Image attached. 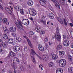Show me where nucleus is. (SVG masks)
Masks as SVG:
<instances>
[{"mask_svg":"<svg viewBox=\"0 0 73 73\" xmlns=\"http://www.w3.org/2000/svg\"><path fill=\"white\" fill-rule=\"evenodd\" d=\"M20 7L19 6H17L15 7L16 10V11H19V10L20 9Z\"/></svg>","mask_w":73,"mask_h":73,"instance_id":"cd10ccee","label":"nucleus"},{"mask_svg":"<svg viewBox=\"0 0 73 73\" xmlns=\"http://www.w3.org/2000/svg\"><path fill=\"white\" fill-rule=\"evenodd\" d=\"M40 33L41 34H42V35H44L45 34V31H41Z\"/></svg>","mask_w":73,"mask_h":73,"instance_id":"6e6d98bb","label":"nucleus"},{"mask_svg":"<svg viewBox=\"0 0 73 73\" xmlns=\"http://www.w3.org/2000/svg\"><path fill=\"white\" fill-rule=\"evenodd\" d=\"M29 12L30 15L32 16H35L36 15V11L33 8H31Z\"/></svg>","mask_w":73,"mask_h":73,"instance_id":"f03ea898","label":"nucleus"},{"mask_svg":"<svg viewBox=\"0 0 73 73\" xmlns=\"http://www.w3.org/2000/svg\"><path fill=\"white\" fill-rule=\"evenodd\" d=\"M20 12L22 14V15H24V11L23 10V9H20Z\"/></svg>","mask_w":73,"mask_h":73,"instance_id":"c85d7f7f","label":"nucleus"},{"mask_svg":"<svg viewBox=\"0 0 73 73\" xmlns=\"http://www.w3.org/2000/svg\"><path fill=\"white\" fill-rule=\"evenodd\" d=\"M53 65H54V64L53 62H51L48 63V66L50 68H51V67H53Z\"/></svg>","mask_w":73,"mask_h":73,"instance_id":"b1692460","label":"nucleus"},{"mask_svg":"<svg viewBox=\"0 0 73 73\" xmlns=\"http://www.w3.org/2000/svg\"><path fill=\"white\" fill-rule=\"evenodd\" d=\"M9 4L12 5V4H13V3L12 2H11V1H10L9 2Z\"/></svg>","mask_w":73,"mask_h":73,"instance_id":"e2e57ef3","label":"nucleus"},{"mask_svg":"<svg viewBox=\"0 0 73 73\" xmlns=\"http://www.w3.org/2000/svg\"><path fill=\"white\" fill-rule=\"evenodd\" d=\"M56 73H63V70L62 69H57L56 70Z\"/></svg>","mask_w":73,"mask_h":73,"instance_id":"4468645a","label":"nucleus"},{"mask_svg":"<svg viewBox=\"0 0 73 73\" xmlns=\"http://www.w3.org/2000/svg\"><path fill=\"white\" fill-rule=\"evenodd\" d=\"M11 56H11V55H8L7 57L9 59V58H10V57H11Z\"/></svg>","mask_w":73,"mask_h":73,"instance_id":"bf43d9fd","label":"nucleus"},{"mask_svg":"<svg viewBox=\"0 0 73 73\" xmlns=\"http://www.w3.org/2000/svg\"><path fill=\"white\" fill-rule=\"evenodd\" d=\"M73 67H70L68 68V71L69 73H72L73 72Z\"/></svg>","mask_w":73,"mask_h":73,"instance_id":"6ab92c4d","label":"nucleus"},{"mask_svg":"<svg viewBox=\"0 0 73 73\" xmlns=\"http://www.w3.org/2000/svg\"><path fill=\"white\" fill-rule=\"evenodd\" d=\"M56 19L58 20V21L59 22L60 20L61 19L59 17H56Z\"/></svg>","mask_w":73,"mask_h":73,"instance_id":"3c124183","label":"nucleus"},{"mask_svg":"<svg viewBox=\"0 0 73 73\" xmlns=\"http://www.w3.org/2000/svg\"><path fill=\"white\" fill-rule=\"evenodd\" d=\"M59 30H60L59 29H58V28L56 29V34H57V35L60 34V33H59Z\"/></svg>","mask_w":73,"mask_h":73,"instance_id":"2f4dec72","label":"nucleus"},{"mask_svg":"<svg viewBox=\"0 0 73 73\" xmlns=\"http://www.w3.org/2000/svg\"><path fill=\"white\" fill-rule=\"evenodd\" d=\"M48 44H46L44 47L46 49H47L48 48Z\"/></svg>","mask_w":73,"mask_h":73,"instance_id":"864d4df0","label":"nucleus"},{"mask_svg":"<svg viewBox=\"0 0 73 73\" xmlns=\"http://www.w3.org/2000/svg\"><path fill=\"white\" fill-rule=\"evenodd\" d=\"M24 51H27L28 50V49H27V47L25 46L24 48Z\"/></svg>","mask_w":73,"mask_h":73,"instance_id":"a18cd8bd","label":"nucleus"},{"mask_svg":"<svg viewBox=\"0 0 73 73\" xmlns=\"http://www.w3.org/2000/svg\"><path fill=\"white\" fill-rule=\"evenodd\" d=\"M29 34L31 35H33L34 34L33 32L32 31H31L30 32Z\"/></svg>","mask_w":73,"mask_h":73,"instance_id":"5fc2aeb1","label":"nucleus"},{"mask_svg":"<svg viewBox=\"0 0 73 73\" xmlns=\"http://www.w3.org/2000/svg\"><path fill=\"white\" fill-rule=\"evenodd\" d=\"M63 20H64V23L65 25H67V23H66V20L64 18L63 19Z\"/></svg>","mask_w":73,"mask_h":73,"instance_id":"a19ab883","label":"nucleus"},{"mask_svg":"<svg viewBox=\"0 0 73 73\" xmlns=\"http://www.w3.org/2000/svg\"><path fill=\"white\" fill-rule=\"evenodd\" d=\"M48 7H51V6L49 4V3L48 4Z\"/></svg>","mask_w":73,"mask_h":73,"instance_id":"338daca9","label":"nucleus"},{"mask_svg":"<svg viewBox=\"0 0 73 73\" xmlns=\"http://www.w3.org/2000/svg\"><path fill=\"white\" fill-rule=\"evenodd\" d=\"M59 54L60 55H64L65 52L64 51H60L59 52Z\"/></svg>","mask_w":73,"mask_h":73,"instance_id":"5701e85b","label":"nucleus"},{"mask_svg":"<svg viewBox=\"0 0 73 73\" xmlns=\"http://www.w3.org/2000/svg\"><path fill=\"white\" fill-rule=\"evenodd\" d=\"M35 31L37 32H39L40 31V27H36L35 28Z\"/></svg>","mask_w":73,"mask_h":73,"instance_id":"f8f14e48","label":"nucleus"},{"mask_svg":"<svg viewBox=\"0 0 73 73\" xmlns=\"http://www.w3.org/2000/svg\"><path fill=\"white\" fill-rule=\"evenodd\" d=\"M46 17V16H44V15H43L42 16V19H45V17Z\"/></svg>","mask_w":73,"mask_h":73,"instance_id":"0e129e2a","label":"nucleus"},{"mask_svg":"<svg viewBox=\"0 0 73 73\" xmlns=\"http://www.w3.org/2000/svg\"><path fill=\"white\" fill-rule=\"evenodd\" d=\"M10 31L11 32H13L16 31V29H15V27H10Z\"/></svg>","mask_w":73,"mask_h":73,"instance_id":"ddd939ff","label":"nucleus"},{"mask_svg":"<svg viewBox=\"0 0 73 73\" xmlns=\"http://www.w3.org/2000/svg\"><path fill=\"white\" fill-rule=\"evenodd\" d=\"M3 30L5 32V33H6V34H8V33H9V30L8 29H7V27H3Z\"/></svg>","mask_w":73,"mask_h":73,"instance_id":"9d476101","label":"nucleus"},{"mask_svg":"<svg viewBox=\"0 0 73 73\" xmlns=\"http://www.w3.org/2000/svg\"><path fill=\"white\" fill-rule=\"evenodd\" d=\"M3 21V20L2 19V18L0 17V23H1Z\"/></svg>","mask_w":73,"mask_h":73,"instance_id":"13d9d810","label":"nucleus"},{"mask_svg":"<svg viewBox=\"0 0 73 73\" xmlns=\"http://www.w3.org/2000/svg\"><path fill=\"white\" fill-rule=\"evenodd\" d=\"M31 51L32 53H33V54H34L35 55H36V54H36V52H35V50H33V49H32Z\"/></svg>","mask_w":73,"mask_h":73,"instance_id":"79ce46f5","label":"nucleus"},{"mask_svg":"<svg viewBox=\"0 0 73 73\" xmlns=\"http://www.w3.org/2000/svg\"><path fill=\"white\" fill-rule=\"evenodd\" d=\"M13 61V63L15 64H19V63L20 62L19 59L17 58H14Z\"/></svg>","mask_w":73,"mask_h":73,"instance_id":"39448f33","label":"nucleus"},{"mask_svg":"<svg viewBox=\"0 0 73 73\" xmlns=\"http://www.w3.org/2000/svg\"><path fill=\"white\" fill-rule=\"evenodd\" d=\"M27 41L28 44H29L30 47H31V48H32V44L31 41H30V40H29V39H27Z\"/></svg>","mask_w":73,"mask_h":73,"instance_id":"f3484780","label":"nucleus"},{"mask_svg":"<svg viewBox=\"0 0 73 73\" xmlns=\"http://www.w3.org/2000/svg\"><path fill=\"white\" fill-rule=\"evenodd\" d=\"M17 21L18 22H15V23L16 24L17 27L18 28H19L21 30L23 31L24 29H23V25H22V24H21V20L19 19H18L17 20Z\"/></svg>","mask_w":73,"mask_h":73,"instance_id":"f257e3e1","label":"nucleus"},{"mask_svg":"<svg viewBox=\"0 0 73 73\" xmlns=\"http://www.w3.org/2000/svg\"><path fill=\"white\" fill-rule=\"evenodd\" d=\"M23 38H26L27 40V39H28V38H27V36H23Z\"/></svg>","mask_w":73,"mask_h":73,"instance_id":"680f3d73","label":"nucleus"},{"mask_svg":"<svg viewBox=\"0 0 73 73\" xmlns=\"http://www.w3.org/2000/svg\"><path fill=\"white\" fill-rule=\"evenodd\" d=\"M62 45L60 44L57 46L56 49L57 50H59L61 49H62Z\"/></svg>","mask_w":73,"mask_h":73,"instance_id":"a211bd4d","label":"nucleus"},{"mask_svg":"<svg viewBox=\"0 0 73 73\" xmlns=\"http://www.w3.org/2000/svg\"><path fill=\"white\" fill-rule=\"evenodd\" d=\"M6 23V25H9V22L7 21Z\"/></svg>","mask_w":73,"mask_h":73,"instance_id":"052dcab7","label":"nucleus"},{"mask_svg":"<svg viewBox=\"0 0 73 73\" xmlns=\"http://www.w3.org/2000/svg\"><path fill=\"white\" fill-rule=\"evenodd\" d=\"M20 69L21 70V71H23V70H24V69H25V68L24 66H21L20 67Z\"/></svg>","mask_w":73,"mask_h":73,"instance_id":"7c9ffc66","label":"nucleus"},{"mask_svg":"<svg viewBox=\"0 0 73 73\" xmlns=\"http://www.w3.org/2000/svg\"><path fill=\"white\" fill-rule=\"evenodd\" d=\"M5 10H6V11L7 12H8V13H9L10 15H12V12L11 9H10L9 8L7 7H5Z\"/></svg>","mask_w":73,"mask_h":73,"instance_id":"6e6552de","label":"nucleus"},{"mask_svg":"<svg viewBox=\"0 0 73 73\" xmlns=\"http://www.w3.org/2000/svg\"><path fill=\"white\" fill-rule=\"evenodd\" d=\"M1 45L4 48H5V47H7V44H5V43L4 42H2L1 43Z\"/></svg>","mask_w":73,"mask_h":73,"instance_id":"4be33fe9","label":"nucleus"},{"mask_svg":"<svg viewBox=\"0 0 73 73\" xmlns=\"http://www.w3.org/2000/svg\"><path fill=\"white\" fill-rule=\"evenodd\" d=\"M41 21L42 23H44V24L45 25H46V21L43 20H41Z\"/></svg>","mask_w":73,"mask_h":73,"instance_id":"58836bf2","label":"nucleus"},{"mask_svg":"<svg viewBox=\"0 0 73 73\" xmlns=\"http://www.w3.org/2000/svg\"><path fill=\"white\" fill-rule=\"evenodd\" d=\"M71 48H73V43H72L71 44Z\"/></svg>","mask_w":73,"mask_h":73,"instance_id":"69168bd1","label":"nucleus"},{"mask_svg":"<svg viewBox=\"0 0 73 73\" xmlns=\"http://www.w3.org/2000/svg\"><path fill=\"white\" fill-rule=\"evenodd\" d=\"M42 45L41 44H39L38 45V48H41V47H42Z\"/></svg>","mask_w":73,"mask_h":73,"instance_id":"8fccbe9b","label":"nucleus"},{"mask_svg":"<svg viewBox=\"0 0 73 73\" xmlns=\"http://www.w3.org/2000/svg\"><path fill=\"white\" fill-rule=\"evenodd\" d=\"M54 3V4H57V5H58V3L57 2V1L56 0H53L52 1Z\"/></svg>","mask_w":73,"mask_h":73,"instance_id":"72a5a7b5","label":"nucleus"},{"mask_svg":"<svg viewBox=\"0 0 73 73\" xmlns=\"http://www.w3.org/2000/svg\"><path fill=\"white\" fill-rule=\"evenodd\" d=\"M3 23H6V22L7 21V19L6 18H5L3 19Z\"/></svg>","mask_w":73,"mask_h":73,"instance_id":"e433bc0d","label":"nucleus"},{"mask_svg":"<svg viewBox=\"0 0 73 73\" xmlns=\"http://www.w3.org/2000/svg\"><path fill=\"white\" fill-rule=\"evenodd\" d=\"M48 36H46L44 39V40L45 42H46L48 41Z\"/></svg>","mask_w":73,"mask_h":73,"instance_id":"37998d69","label":"nucleus"},{"mask_svg":"<svg viewBox=\"0 0 73 73\" xmlns=\"http://www.w3.org/2000/svg\"><path fill=\"white\" fill-rule=\"evenodd\" d=\"M0 8L1 9H2V10H3V9H4V8L1 5V3H0Z\"/></svg>","mask_w":73,"mask_h":73,"instance_id":"49530a36","label":"nucleus"},{"mask_svg":"<svg viewBox=\"0 0 73 73\" xmlns=\"http://www.w3.org/2000/svg\"><path fill=\"white\" fill-rule=\"evenodd\" d=\"M59 65L60 66L63 67L66 64V62L65 61V60L61 59L59 61Z\"/></svg>","mask_w":73,"mask_h":73,"instance_id":"7ed1b4c3","label":"nucleus"},{"mask_svg":"<svg viewBox=\"0 0 73 73\" xmlns=\"http://www.w3.org/2000/svg\"><path fill=\"white\" fill-rule=\"evenodd\" d=\"M40 50L42 52H43L44 50V48L43 46L40 47L39 48Z\"/></svg>","mask_w":73,"mask_h":73,"instance_id":"473e14b6","label":"nucleus"},{"mask_svg":"<svg viewBox=\"0 0 73 73\" xmlns=\"http://www.w3.org/2000/svg\"><path fill=\"white\" fill-rule=\"evenodd\" d=\"M29 24V22H27L26 23H25L24 25H28Z\"/></svg>","mask_w":73,"mask_h":73,"instance_id":"de8ad7c7","label":"nucleus"},{"mask_svg":"<svg viewBox=\"0 0 73 73\" xmlns=\"http://www.w3.org/2000/svg\"><path fill=\"white\" fill-rule=\"evenodd\" d=\"M63 38L66 40H67L68 38V36L66 35H63Z\"/></svg>","mask_w":73,"mask_h":73,"instance_id":"c9c22d12","label":"nucleus"},{"mask_svg":"<svg viewBox=\"0 0 73 73\" xmlns=\"http://www.w3.org/2000/svg\"><path fill=\"white\" fill-rule=\"evenodd\" d=\"M31 56L32 58V59L33 62V63L34 64H36V60H35V56L33 55H31Z\"/></svg>","mask_w":73,"mask_h":73,"instance_id":"dca6fc26","label":"nucleus"},{"mask_svg":"<svg viewBox=\"0 0 73 73\" xmlns=\"http://www.w3.org/2000/svg\"><path fill=\"white\" fill-rule=\"evenodd\" d=\"M16 53L12 52V51H10L9 53V55H15V54H16Z\"/></svg>","mask_w":73,"mask_h":73,"instance_id":"f704fd0d","label":"nucleus"},{"mask_svg":"<svg viewBox=\"0 0 73 73\" xmlns=\"http://www.w3.org/2000/svg\"><path fill=\"white\" fill-rule=\"evenodd\" d=\"M3 37L5 40L8 39V36L6 34H3Z\"/></svg>","mask_w":73,"mask_h":73,"instance_id":"a878e982","label":"nucleus"},{"mask_svg":"<svg viewBox=\"0 0 73 73\" xmlns=\"http://www.w3.org/2000/svg\"><path fill=\"white\" fill-rule=\"evenodd\" d=\"M11 35L13 36V37H16V34L15 33H12L11 34Z\"/></svg>","mask_w":73,"mask_h":73,"instance_id":"ea45409f","label":"nucleus"},{"mask_svg":"<svg viewBox=\"0 0 73 73\" xmlns=\"http://www.w3.org/2000/svg\"><path fill=\"white\" fill-rule=\"evenodd\" d=\"M52 38H56L57 40L58 41H61V35L60 34H56L54 37Z\"/></svg>","mask_w":73,"mask_h":73,"instance_id":"20e7f679","label":"nucleus"},{"mask_svg":"<svg viewBox=\"0 0 73 73\" xmlns=\"http://www.w3.org/2000/svg\"><path fill=\"white\" fill-rule=\"evenodd\" d=\"M59 22L61 24H63L64 23V22H63V21L62 20V19H60V21H59Z\"/></svg>","mask_w":73,"mask_h":73,"instance_id":"09e8293b","label":"nucleus"},{"mask_svg":"<svg viewBox=\"0 0 73 73\" xmlns=\"http://www.w3.org/2000/svg\"><path fill=\"white\" fill-rule=\"evenodd\" d=\"M13 67L15 69H17V65H15L13 66Z\"/></svg>","mask_w":73,"mask_h":73,"instance_id":"603ef678","label":"nucleus"},{"mask_svg":"<svg viewBox=\"0 0 73 73\" xmlns=\"http://www.w3.org/2000/svg\"><path fill=\"white\" fill-rule=\"evenodd\" d=\"M69 25H70V26L71 27H73V24H72V23H69Z\"/></svg>","mask_w":73,"mask_h":73,"instance_id":"4d7b16f0","label":"nucleus"},{"mask_svg":"<svg viewBox=\"0 0 73 73\" xmlns=\"http://www.w3.org/2000/svg\"><path fill=\"white\" fill-rule=\"evenodd\" d=\"M39 3L42 6H45L46 5V3L44 1L42 0H40L39 1Z\"/></svg>","mask_w":73,"mask_h":73,"instance_id":"9b49d317","label":"nucleus"},{"mask_svg":"<svg viewBox=\"0 0 73 73\" xmlns=\"http://www.w3.org/2000/svg\"><path fill=\"white\" fill-rule=\"evenodd\" d=\"M20 49L19 46H17L14 47L13 49L14 52H18L20 50Z\"/></svg>","mask_w":73,"mask_h":73,"instance_id":"0eeeda50","label":"nucleus"},{"mask_svg":"<svg viewBox=\"0 0 73 73\" xmlns=\"http://www.w3.org/2000/svg\"><path fill=\"white\" fill-rule=\"evenodd\" d=\"M43 61H46V58H46V56H45V55L43 56Z\"/></svg>","mask_w":73,"mask_h":73,"instance_id":"4c0bfd02","label":"nucleus"},{"mask_svg":"<svg viewBox=\"0 0 73 73\" xmlns=\"http://www.w3.org/2000/svg\"><path fill=\"white\" fill-rule=\"evenodd\" d=\"M54 15L53 13H50L49 14V17L50 19H54Z\"/></svg>","mask_w":73,"mask_h":73,"instance_id":"2eb2a0df","label":"nucleus"},{"mask_svg":"<svg viewBox=\"0 0 73 73\" xmlns=\"http://www.w3.org/2000/svg\"><path fill=\"white\" fill-rule=\"evenodd\" d=\"M58 57L57 55H52V58L53 60H55V59H57Z\"/></svg>","mask_w":73,"mask_h":73,"instance_id":"bb28decb","label":"nucleus"},{"mask_svg":"<svg viewBox=\"0 0 73 73\" xmlns=\"http://www.w3.org/2000/svg\"><path fill=\"white\" fill-rule=\"evenodd\" d=\"M21 40H22V39L20 37H18L16 38V41L17 42H20V41H21Z\"/></svg>","mask_w":73,"mask_h":73,"instance_id":"aec40b11","label":"nucleus"},{"mask_svg":"<svg viewBox=\"0 0 73 73\" xmlns=\"http://www.w3.org/2000/svg\"><path fill=\"white\" fill-rule=\"evenodd\" d=\"M27 67L28 68H29V69H30V68H31V67H30V65H28L27 66Z\"/></svg>","mask_w":73,"mask_h":73,"instance_id":"774afa93","label":"nucleus"},{"mask_svg":"<svg viewBox=\"0 0 73 73\" xmlns=\"http://www.w3.org/2000/svg\"><path fill=\"white\" fill-rule=\"evenodd\" d=\"M22 21H23V23L22 24H23V23H28V22H29V20H28V19H23L22 20Z\"/></svg>","mask_w":73,"mask_h":73,"instance_id":"393cba45","label":"nucleus"},{"mask_svg":"<svg viewBox=\"0 0 73 73\" xmlns=\"http://www.w3.org/2000/svg\"><path fill=\"white\" fill-rule=\"evenodd\" d=\"M8 42L9 44H13V40L12 39H10L8 40Z\"/></svg>","mask_w":73,"mask_h":73,"instance_id":"412c9836","label":"nucleus"},{"mask_svg":"<svg viewBox=\"0 0 73 73\" xmlns=\"http://www.w3.org/2000/svg\"><path fill=\"white\" fill-rule=\"evenodd\" d=\"M29 19L30 20H31V21H33V23H34V21H35V20H34V19L32 18V17H31Z\"/></svg>","mask_w":73,"mask_h":73,"instance_id":"c03bdc74","label":"nucleus"},{"mask_svg":"<svg viewBox=\"0 0 73 73\" xmlns=\"http://www.w3.org/2000/svg\"><path fill=\"white\" fill-rule=\"evenodd\" d=\"M27 4L29 6H32L33 5V2L32 0H28L27 2Z\"/></svg>","mask_w":73,"mask_h":73,"instance_id":"1a4fd4ad","label":"nucleus"},{"mask_svg":"<svg viewBox=\"0 0 73 73\" xmlns=\"http://www.w3.org/2000/svg\"><path fill=\"white\" fill-rule=\"evenodd\" d=\"M63 44L65 46H68L69 45V41L68 40H65L63 43Z\"/></svg>","mask_w":73,"mask_h":73,"instance_id":"423d86ee","label":"nucleus"},{"mask_svg":"<svg viewBox=\"0 0 73 73\" xmlns=\"http://www.w3.org/2000/svg\"><path fill=\"white\" fill-rule=\"evenodd\" d=\"M68 58L69 60L70 61H71L72 60V56L71 55H69L68 56Z\"/></svg>","mask_w":73,"mask_h":73,"instance_id":"c756f323","label":"nucleus"}]
</instances>
